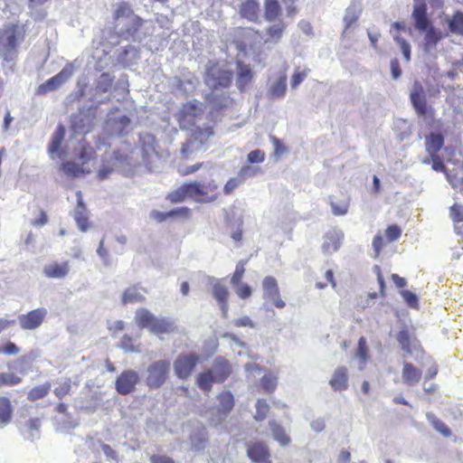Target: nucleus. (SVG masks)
Here are the masks:
<instances>
[{
    "instance_id": "54",
    "label": "nucleus",
    "mask_w": 463,
    "mask_h": 463,
    "mask_svg": "<svg viewBox=\"0 0 463 463\" xmlns=\"http://www.w3.org/2000/svg\"><path fill=\"white\" fill-rule=\"evenodd\" d=\"M269 411V406L267 403V402L263 399H259L256 402V414L254 416V419L256 420H263Z\"/></svg>"
},
{
    "instance_id": "40",
    "label": "nucleus",
    "mask_w": 463,
    "mask_h": 463,
    "mask_svg": "<svg viewBox=\"0 0 463 463\" xmlns=\"http://www.w3.org/2000/svg\"><path fill=\"white\" fill-rule=\"evenodd\" d=\"M202 112V109L195 101H190L184 104L181 111L179 120H186L188 118H195Z\"/></svg>"
},
{
    "instance_id": "60",
    "label": "nucleus",
    "mask_w": 463,
    "mask_h": 463,
    "mask_svg": "<svg viewBox=\"0 0 463 463\" xmlns=\"http://www.w3.org/2000/svg\"><path fill=\"white\" fill-rule=\"evenodd\" d=\"M308 70L297 69L291 77V87L296 89L307 76Z\"/></svg>"
},
{
    "instance_id": "57",
    "label": "nucleus",
    "mask_w": 463,
    "mask_h": 463,
    "mask_svg": "<svg viewBox=\"0 0 463 463\" xmlns=\"http://www.w3.org/2000/svg\"><path fill=\"white\" fill-rule=\"evenodd\" d=\"M71 380L68 379L65 382H63L62 383H61L60 385H58L57 387H55L53 392L58 399L61 400L66 395H68L71 392Z\"/></svg>"
},
{
    "instance_id": "64",
    "label": "nucleus",
    "mask_w": 463,
    "mask_h": 463,
    "mask_svg": "<svg viewBox=\"0 0 463 463\" xmlns=\"http://www.w3.org/2000/svg\"><path fill=\"white\" fill-rule=\"evenodd\" d=\"M450 217L454 222H463V206L459 204H453L450 207Z\"/></svg>"
},
{
    "instance_id": "2",
    "label": "nucleus",
    "mask_w": 463,
    "mask_h": 463,
    "mask_svg": "<svg viewBox=\"0 0 463 463\" xmlns=\"http://www.w3.org/2000/svg\"><path fill=\"white\" fill-rule=\"evenodd\" d=\"M233 80L232 71L219 61L211 62L205 71V82L213 90L229 88Z\"/></svg>"
},
{
    "instance_id": "31",
    "label": "nucleus",
    "mask_w": 463,
    "mask_h": 463,
    "mask_svg": "<svg viewBox=\"0 0 463 463\" xmlns=\"http://www.w3.org/2000/svg\"><path fill=\"white\" fill-rule=\"evenodd\" d=\"M13 407L9 398L0 396V426H5L12 420Z\"/></svg>"
},
{
    "instance_id": "47",
    "label": "nucleus",
    "mask_w": 463,
    "mask_h": 463,
    "mask_svg": "<svg viewBox=\"0 0 463 463\" xmlns=\"http://www.w3.org/2000/svg\"><path fill=\"white\" fill-rule=\"evenodd\" d=\"M425 32L424 45L426 48L436 46L439 41L442 38L441 33L437 31L432 25L430 26Z\"/></svg>"
},
{
    "instance_id": "15",
    "label": "nucleus",
    "mask_w": 463,
    "mask_h": 463,
    "mask_svg": "<svg viewBox=\"0 0 463 463\" xmlns=\"http://www.w3.org/2000/svg\"><path fill=\"white\" fill-rule=\"evenodd\" d=\"M411 16L418 31L423 32L431 26L427 14V5L424 2L414 6Z\"/></svg>"
},
{
    "instance_id": "62",
    "label": "nucleus",
    "mask_w": 463,
    "mask_h": 463,
    "mask_svg": "<svg viewBox=\"0 0 463 463\" xmlns=\"http://www.w3.org/2000/svg\"><path fill=\"white\" fill-rule=\"evenodd\" d=\"M402 296L409 307L418 308L419 299L416 294L409 290H403L402 291Z\"/></svg>"
},
{
    "instance_id": "39",
    "label": "nucleus",
    "mask_w": 463,
    "mask_h": 463,
    "mask_svg": "<svg viewBox=\"0 0 463 463\" xmlns=\"http://www.w3.org/2000/svg\"><path fill=\"white\" fill-rule=\"evenodd\" d=\"M219 411L222 414H228L234 407V397L229 391L221 392L218 395Z\"/></svg>"
},
{
    "instance_id": "8",
    "label": "nucleus",
    "mask_w": 463,
    "mask_h": 463,
    "mask_svg": "<svg viewBox=\"0 0 463 463\" xmlns=\"http://www.w3.org/2000/svg\"><path fill=\"white\" fill-rule=\"evenodd\" d=\"M139 375L134 370L123 371L117 378L115 387L121 395H128L136 390Z\"/></svg>"
},
{
    "instance_id": "29",
    "label": "nucleus",
    "mask_w": 463,
    "mask_h": 463,
    "mask_svg": "<svg viewBox=\"0 0 463 463\" xmlns=\"http://www.w3.org/2000/svg\"><path fill=\"white\" fill-rule=\"evenodd\" d=\"M281 14L279 0H264V18L267 22L277 20Z\"/></svg>"
},
{
    "instance_id": "24",
    "label": "nucleus",
    "mask_w": 463,
    "mask_h": 463,
    "mask_svg": "<svg viewBox=\"0 0 463 463\" xmlns=\"http://www.w3.org/2000/svg\"><path fill=\"white\" fill-rule=\"evenodd\" d=\"M329 383L335 391H344V390L347 389V386H348L347 369L344 366L338 367L335 371Z\"/></svg>"
},
{
    "instance_id": "44",
    "label": "nucleus",
    "mask_w": 463,
    "mask_h": 463,
    "mask_svg": "<svg viewBox=\"0 0 463 463\" xmlns=\"http://www.w3.org/2000/svg\"><path fill=\"white\" fill-rule=\"evenodd\" d=\"M77 156L80 160L81 165H85L96 156V151L89 143L82 142Z\"/></svg>"
},
{
    "instance_id": "3",
    "label": "nucleus",
    "mask_w": 463,
    "mask_h": 463,
    "mask_svg": "<svg viewBox=\"0 0 463 463\" xmlns=\"http://www.w3.org/2000/svg\"><path fill=\"white\" fill-rule=\"evenodd\" d=\"M193 200L201 203L215 202L220 196L218 184L214 180L209 182H192Z\"/></svg>"
},
{
    "instance_id": "10",
    "label": "nucleus",
    "mask_w": 463,
    "mask_h": 463,
    "mask_svg": "<svg viewBox=\"0 0 463 463\" xmlns=\"http://www.w3.org/2000/svg\"><path fill=\"white\" fill-rule=\"evenodd\" d=\"M247 456L255 463H271L270 451L263 441H254L247 445Z\"/></svg>"
},
{
    "instance_id": "33",
    "label": "nucleus",
    "mask_w": 463,
    "mask_h": 463,
    "mask_svg": "<svg viewBox=\"0 0 463 463\" xmlns=\"http://www.w3.org/2000/svg\"><path fill=\"white\" fill-rule=\"evenodd\" d=\"M203 146L198 144L192 137H188L184 143H183L180 153L181 156L184 160L193 158V156L202 150Z\"/></svg>"
},
{
    "instance_id": "28",
    "label": "nucleus",
    "mask_w": 463,
    "mask_h": 463,
    "mask_svg": "<svg viewBox=\"0 0 463 463\" xmlns=\"http://www.w3.org/2000/svg\"><path fill=\"white\" fill-rule=\"evenodd\" d=\"M399 344L401 345L402 349L408 353H412V344L417 342V339L414 337L413 333H411L408 327L402 328L396 336Z\"/></svg>"
},
{
    "instance_id": "52",
    "label": "nucleus",
    "mask_w": 463,
    "mask_h": 463,
    "mask_svg": "<svg viewBox=\"0 0 463 463\" xmlns=\"http://www.w3.org/2000/svg\"><path fill=\"white\" fill-rule=\"evenodd\" d=\"M422 163L426 164V165H429L431 163L432 169L437 172H442V173L447 172V168H446L443 161L441 160V158L439 156V155L430 156L429 157L424 158L422 160Z\"/></svg>"
},
{
    "instance_id": "27",
    "label": "nucleus",
    "mask_w": 463,
    "mask_h": 463,
    "mask_svg": "<svg viewBox=\"0 0 463 463\" xmlns=\"http://www.w3.org/2000/svg\"><path fill=\"white\" fill-rule=\"evenodd\" d=\"M156 316L148 309L141 307L135 313V322L140 328H147L149 331L153 326Z\"/></svg>"
},
{
    "instance_id": "45",
    "label": "nucleus",
    "mask_w": 463,
    "mask_h": 463,
    "mask_svg": "<svg viewBox=\"0 0 463 463\" xmlns=\"http://www.w3.org/2000/svg\"><path fill=\"white\" fill-rule=\"evenodd\" d=\"M287 90V77H279L269 88V94L274 98H282Z\"/></svg>"
},
{
    "instance_id": "53",
    "label": "nucleus",
    "mask_w": 463,
    "mask_h": 463,
    "mask_svg": "<svg viewBox=\"0 0 463 463\" xmlns=\"http://www.w3.org/2000/svg\"><path fill=\"white\" fill-rule=\"evenodd\" d=\"M169 219H182L186 220L191 216V209L186 206L172 209L167 212Z\"/></svg>"
},
{
    "instance_id": "22",
    "label": "nucleus",
    "mask_w": 463,
    "mask_h": 463,
    "mask_svg": "<svg viewBox=\"0 0 463 463\" xmlns=\"http://www.w3.org/2000/svg\"><path fill=\"white\" fill-rule=\"evenodd\" d=\"M214 136V129L212 126L205 128L196 127L193 128L189 134V137L195 140L202 146L206 147L209 143V139Z\"/></svg>"
},
{
    "instance_id": "46",
    "label": "nucleus",
    "mask_w": 463,
    "mask_h": 463,
    "mask_svg": "<svg viewBox=\"0 0 463 463\" xmlns=\"http://www.w3.org/2000/svg\"><path fill=\"white\" fill-rule=\"evenodd\" d=\"M360 14L361 10L355 6L346 8L344 16L345 32L358 21Z\"/></svg>"
},
{
    "instance_id": "21",
    "label": "nucleus",
    "mask_w": 463,
    "mask_h": 463,
    "mask_svg": "<svg viewBox=\"0 0 463 463\" xmlns=\"http://www.w3.org/2000/svg\"><path fill=\"white\" fill-rule=\"evenodd\" d=\"M260 4L257 0H245L240 6V14L250 22H256L259 18Z\"/></svg>"
},
{
    "instance_id": "5",
    "label": "nucleus",
    "mask_w": 463,
    "mask_h": 463,
    "mask_svg": "<svg viewBox=\"0 0 463 463\" xmlns=\"http://www.w3.org/2000/svg\"><path fill=\"white\" fill-rule=\"evenodd\" d=\"M200 361L194 353L180 354L174 362V370L179 379H188Z\"/></svg>"
},
{
    "instance_id": "41",
    "label": "nucleus",
    "mask_w": 463,
    "mask_h": 463,
    "mask_svg": "<svg viewBox=\"0 0 463 463\" xmlns=\"http://www.w3.org/2000/svg\"><path fill=\"white\" fill-rule=\"evenodd\" d=\"M449 31L452 33L463 36V13L460 11L455 12L451 17L447 20Z\"/></svg>"
},
{
    "instance_id": "36",
    "label": "nucleus",
    "mask_w": 463,
    "mask_h": 463,
    "mask_svg": "<svg viewBox=\"0 0 463 463\" xmlns=\"http://www.w3.org/2000/svg\"><path fill=\"white\" fill-rule=\"evenodd\" d=\"M52 385L49 382L36 385L28 392L27 400L29 402H36L38 400L43 399L49 394Z\"/></svg>"
},
{
    "instance_id": "30",
    "label": "nucleus",
    "mask_w": 463,
    "mask_h": 463,
    "mask_svg": "<svg viewBox=\"0 0 463 463\" xmlns=\"http://www.w3.org/2000/svg\"><path fill=\"white\" fill-rule=\"evenodd\" d=\"M269 426L272 432L273 438L280 446L286 447L291 442L290 437L287 434L285 429L275 420H269Z\"/></svg>"
},
{
    "instance_id": "25",
    "label": "nucleus",
    "mask_w": 463,
    "mask_h": 463,
    "mask_svg": "<svg viewBox=\"0 0 463 463\" xmlns=\"http://www.w3.org/2000/svg\"><path fill=\"white\" fill-rule=\"evenodd\" d=\"M287 24L283 21H279L277 24L269 25L266 30L267 38L265 43H278L281 41L283 34L286 31Z\"/></svg>"
},
{
    "instance_id": "7",
    "label": "nucleus",
    "mask_w": 463,
    "mask_h": 463,
    "mask_svg": "<svg viewBox=\"0 0 463 463\" xmlns=\"http://www.w3.org/2000/svg\"><path fill=\"white\" fill-rule=\"evenodd\" d=\"M46 317L47 310L44 307H38L19 316L18 321L22 329L34 330L42 326Z\"/></svg>"
},
{
    "instance_id": "37",
    "label": "nucleus",
    "mask_w": 463,
    "mask_h": 463,
    "mask_svg": "<svg viewBox=\"0 0 463 463\" xmlns=\"http://www.w3.org/2000/svg\"><path fill=\"white\" fill-rule=\"evenodd\" d=\"M65 137V128L61 125L58 126L52 136L51 142L49 144L48 152L51 155L57 153Z\"/></svg>"
},
{
    "instance_id": "11",
    "label": "nucleus",
    "mask_w": 463,
    "mask_h": 463,
    "mask_svg": "<svg viewBox=\"0 0 463 463\" xmlns=\"http://www.w3.org/2000/svg\"><path fill=\"white\" fill-rule=\"evenodd\" d=\"M122 17H132V23H133V26L132 28H128L127 29V33L128 34H135L136 33L138 32V30L141 28V26L143 25V19L141 17H139L138 15H136L133 12V10L131 9L130 5L127 3H120L116 11H115V14H114V19L115 20H118L119 18H122Z\"/></svg>"
},
{
    "instance_id": "35",
    "label": "nucleus",
    "mask_w": 463,
    "mask_h": 463,
    "mask_svg": "<svg viewBox=\"0 0 463 463\" xmlns=\"http://www.w3.org/2000/svg\"><path fill=\"white\" fill-rule=\"evenodd\" d=\"M124 305L129 303H137L145 301V297L141 293L140 288L137 286H131L125 289L121 298Z\"/></svg>"
},
{
    "instance_id": "42",
    "label": "nucleus",
    "mask_w": 463,
    "mask_h": 463,
    "mask_svg": "<svg viewBox=\"0 0 463 463\" xmlns=\"http://www.w3.org/2000/svg\"><path fill=\"white\" fill-rule=\"evenodd\" d=\"M427 419L430 425L442 436L449 438L452 435L450 429L433 413H427Z\"/></svg>"
},
{
    "instance_id": "6",
    "label": "nucleus",
    "mask_w": 463,
    "mask_h": 463,
    "mask_svg": "<svg viewBox=\"0 0 463 463\" xmlns=\"http://www.w3.org/2000/svg\"><path fill=\"white\" fill-rule=\"evenodd\" d=\"M411 104L420 118L433 119L435 111L428 105L424 91L420 85L416 86L410 95Z\"/></svg>"
},
{
    "instance_id": "34",
    "label": "nucleus",
    "mask_w": 463,
    "mask_h": 463,
    "mask_svg": "<svg viewBox=\"0 0 463 463\" xmlns=\"http://www.w3.org/2000/svg\"><path fill=\"white\" fill-rule=\"evenodd\" d=\"M330 205L332 208V212L335 215L340 216L345 215L348 212L349 208V198L342 195L341 198H336L335 196L330 197Z\"/></svg>"
},
{
    "instance_id": "26",
    "label": "nucleus",
    "mask_w": 463,
    "mask_h": 463,
    "mask_svg": "<svg viewBox=\"0 0 463 463\" xmlns=\"http://www.w3.org/2000/svg\"><path fill=\"white\" fill-rule=\"evenodd\" d=\"M444 145V137L440 133H430L426 137V151L430 156L438 155Z\"/></svg>"
},
{
    "instance_id": "12",
    "label": "nucleus",
    "mask_w": 463,
    "mask_h": 463,
    "mask_svg": "<svg viewBox=\"0 0 463 463\" xmlns=\"http://www.w3.org/2000/svg\"><path fill=\"white\" fill-rule=\"evenodd\" d=\"M72 74L71 69L64 68L59 73L47 80L44 83L41 84L37 89V93L44 95L47 92L55 90L63 82H65Z\"/></svg>"
},
{
    "instance_id": "49",
    "label": "nucleus",
    "mask_w": 463,
    "mask_h": 463,
    "mask_svg": "<svg viewBox=\"0 0 463 463\" xmlns=\"http://www.w3.org/2000/svg\"><path fill=\"white\" fill-rule=\"evenodd\" d=\"M247 264V260H241L235 267V270L231 277V284L232 286L237 285L242 282L243 276L245 274V266Z\"/></svg>"
},
{
    "instance_id": "14",
    "label": "nucleus",
    "mask_w": 463,
    "mask_h": 463,
    "mask_svg": "<svg viewBox=\"0 0 463 463\" xmlns=\"http://www.w3.org/2000/svg\"><path fill=\"white\" fill-rule=\"evenodd\" d=\"M237 77L236 84L240 91H244L250 84L252 82L254 78V72L250 64H246L242 61H237Z\"/></svg>"
},
{
    "instance_id": "55",
    "label": "nucleus",
    "mask_w": 463,
    "mask_h": 463,
    "mask_svg": "<svg viewBox=\"0 0 463 463\" xmlns=\"http://www.w3.org/2000/svg\"><path fill=\"white\" fill-rule=\"evenodd\" d=\"M260 385L266 392H273L277 387V378L271 374H265L260 380Z\"/></svg>"
},
{
    "instance_id": "59",
    "label": "nucleus",
    "mask_w": 463,
    "mask_h": 463,
    "mask_svg": "<svg viewBox=\"0 0 463 463\" xmlns=\"http://www.w3.org/2000/svg\"><path fill=\"white\" fill-rule=\"evenodd\" d=\"M20 348L19 346L11 341L5 343L3 345H0V354H4L6 355H15L19 354Z\"/></svg>"
},
{
    "instance_id": "63",
    "label": "nucleus",
    "mask_w": 463,
    "mask_h": 463,
    "mask_svg": "<svg viewBox=\"0 0 463 463\" xmlns=\"http://www.w3.org/2000/svg\"><path fill=\"white\" fill-rule=\"evenodd\" d=\"M109 160L115 165L117 163H125L128 160V152L115 150Z\"/></svg>"
},
{
    "instance_id": "51",
    "label": "nucleus",
    "mask_w": 463,
    "mask_h": 463,
    "mask_svg": "<svg viewBox=\"0 0 463 463\" xmlns=\"http://www.w3.org/2000/svg\"><path fill=\"white\" fill-rule=\"evenodd\" d=\"M115 165L112 164L106 157L102 160V165L97 173V177L99 180L103 181L107 179L114 171Z\"/></svg>"
},
{
    "instance_id": "13",
    "label": "nucleus",
    "mask_w": 463,
    "mask_h": 463,
    "mask_svg": "<svg viewBox=\"0 0 463 463\" xmlns=\"http://www.w3.org/2000/svg\"><path fill=\"white\" fill-rule=\"evenodd\" d=\"M77 205L74 210L73 218L79 227V229L82 232H86L90 227V222L89 221V212L88 209L83 203L81 192H77Z\"/></svg>"
},
{
    "instance_id": "61",
    "label": "nucleus",
    "mask_w": 463,
    "mask_h": 463,
    "mask_svg": "<svg viewBox=\"0 0 463 463\" xmlns=\"http://www.w3.org/2000/svg\"><path fill=\"white\" fill-rule=\"evenodd\" d=\"M395 42L400 45L402 52L407 61L411 60V45L410 43L403 39L402 37L396 36L394 38Z\"/></svg>"
},
{
    "instance_id": "18",
    "label": "nucleus",
    "mask_w": 463,
    "mask_h": 463,
    "mask_svg": "<svg viewBox=\"0 0 463 463\" xmlns=\"http://www.w3.org/2000/svg\"><path fill=\"white\" fill-rule=\"evenodd\" d=\"M212 371L216 383H223L232 372L230 363L223 357L215 359Z\"/></svg>"
},
{
    "instance_id": "17",
    "label": "nucleus",
    "mask_w": 463,
    "mask_h": 463,
    "mask_svg": "<svg viewBox=\"0 0 463 463\" xmlns=\"http://www.w3.org/2000/svg\"><path fill=\"white\" fill-rule=\"evenodd\" d=\"M187 198L193 199L192 182L183 184L165 196V199L173 204L183 203Z\"/></svg>"
},
{
    "instance_id": "16",
    "label": "nucleus",
    "mask_w": 463,
    "mask_h": 463,
    "mask_svg": "<svg viewBox=\"0 0 463 463\" xmlns=\"http://www.w3.org/2000/svg\"><path fill=\"white\" fill-rule=\"evenodd\" d=\"M212 292L213 298L216 299L221 307L223 317H226L229 308L228 299L230 296L228 288L221 282L217 281L213 285Z\"/></svg>"
},
{
    "instance_id": "56",
    "label": "nucleus",
    "mask_w": 463,
    "mask_h": 463,
    "mask_svg": "<svg viewBox=\"0 0 463 463\" xmlns=\"http://www.w3.org/2000/svg\"><path fill=\"white\" fill-rule=\"evenodd\" d=\"M402 235V229L397 224L389 225L385 230L387 242L397 241Z\"/></svg>"
},
{
    "instance_id": "43",
    "label": "nucleus",
    "mask_w": 463,
    "mask_h": 463,
    "mask_svg": "<svg viewBox=\"0 0 463 463\" xmlns=\"http://www.w3.org/2000/svg\"><path fill=\"white\" fill-rule=\"evenodd\" d=\"M355 357L359 360L362 365L361 369L365 365L370 358L369 349L367 346L366 338L364 336H361L358 340Z\"/></svg>"
},
{
    "instance_id": "19",
    "label": "nucleus",
    "mask_w": 463,
    "mask_h": 463,
    "mask_svg": "<svg viewBox=\"0 0 463 463\" xmlns=\"http://www.w3.org/2000/svg\"><path fill=\"white\" fill-rule=\"evenodd\" d=\"M70 272L69 261L52 262L43 268V274L49 279H63Z\"/></svg>"
},
{
    "instance_id": "20",
    "label": "nucleus",
    "mask_w": 463,
    "mask_h": 463,
    "mask_svg": "<svg viewBox=\"0 0 463 463\" xmlns=\"http://www.w3.org/2000/svg\"><path fill=\"white\" fill-rule=\"evenodd\" d=\"M421 371L411 363L405 362L402 365V381L408 386L418 384L421 379Z\"/></svg>"
},
{
    "instance_id": "4",
    "label": "nucleus",
    "mask_w": 463,
    "mask_h": 463,
    "mask_svg": "<svg viewBox=\"0 0 463 463\" xmlns=\"http://www.w3.org/2000/svg\"><path fill=\"white\" fill-rule=\"evenodd\" d=\"M170 371V362L159 360L150 364L146 369V383L149 388L158 389L167 380Z\"/></svg>"
},
{
    "instance_id": "9",
    "label": "nucleus",
    "mask_w": 463,
    "mask_h": 463,
    "mask_svg": "<svg viewBox=\"0 0 463 463\" xmlns=\"http://www.w3.org/2000/svg\"><path fill=\"white\" fill-rule=\"evenodd\" d=\"M264 298L269 300L277 308H284L286 303L280 297L277 279L272 276H267L262 280Z\"/></svg>"
},
{
    "instance_id": "50",
    "label": "nucleus",
    "mask_w": 463,
    "mask_h": 463,
    "mask_svg": "<svg viewBox=\"0 0 463 463\" xmlns=\"http://www.w3.org/2000/svg\"><path fill=\"white\" fill-rule=\"evenodd\" d=\"M22 383V378L14 373H0V388L14 386Z\"/></svg>"
},
{
    "instance_id": "32",
    "label": "nucleus",
    "mask_w": 463,
    "mask_h": 463,
    "mask_svg": "<svg viewBox=\"0 0 463 463\" xmlns=\"http://www.w3.org/2000/svg\"><path fill=\"white\" fill-rule=\"evenodd\" d=\"M213 383L216 381L211 369L205 370L196 376V384L205 393L211 392Z\"/></svg>"
},
{
    "instance_id": "38",
    "label": "nucleus",
    "mask_w": 463,
    "mask_h": 463,
    "mask_svg": "<svg viewBox=\"0 0 463 463\" xmlns=\"http://www.w3.org/2000/svg\"><path fill=\"white\" fill-rule=\"evenodd\" d=\"M61 169L67 176L70 177H79L89 173V171H85L83 165H80L73 161H66L62 163Z\"/></svg>"
},
{
    "instance_id": "58",
    "label": "nucleus",
    "mask_w": 463,
    "mask_h": 463,
    "mask_svg": "<svg viewBox=\"0 0 463 463\" xmlns=\"http://www.w3.org/2000/svg\"><path fill=\"white\" fill-rule=\"evenodd\" d=\"M235 289L237 296L241 299L249 298L252 294L251 288L246 283H240L232 286Z\"/></svg>"
},
{
    "instance_id": "1",
    "label": "nucleus",
    "mask_w": 463,
    "mask_h": 463,
    "mask_svg": "<svg viewBox=\"0 0 463 463\" xmlns=\"http://www.w3.org/2000/svg\"><path fill=\"white\" fill-rule=\"evenodd\" d=\"M24 33L18 24H9L0 31V56L6 61L17 55V47L24 40Z\"/></svg>"
},
{
    "instance_id": "23",
    "label": "nucleus",
    "mask_w": 463,
    "mask_h": 463,
    "mask_svg": "<svg viewBox=\"0 0 463 463\" xmlns=\"http://www.w3.org/2000/svg\"><path fill=\"white\" fill-rule=\"evenodd\" d=\"M176 329L175 322L167 317H156L150 332L156 335L171 334Z\"/></svg>"
},
{
    "instance_id": "48",
    "label": "nucleus",
    "mask_w": 463,
    "mask_h": 463,
    "mask_svg": "<svg viewBox=\"0 0 463 463\" xmlns=\"http://www.w3.org/2000/svg\"><path fill=\"white\" fill-rule=\"evenodd\" d=\"M340 244V239L337 235L328 234L326 235L322 247L325 252L331 253L338 250Z\"/></svg>"
}]
</instances>
